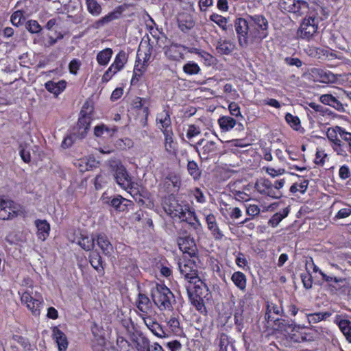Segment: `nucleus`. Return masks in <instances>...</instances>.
I'll use <instances>...</instances> for the list:
<instances>
[{
  "label": "nucleus",
  "instance_id": "1",
  "mask_svg": "<svg viewBox=\"0 0 351 351\" xmlns=\"http://www.w3.org/2000/svg\"><path fill=\"white\" fill-rule=\"evenodd\" d=\"M165 204V210L168 215L182 219L195 230L201 226L195 212L190 210L187 205L182 206L174 196L170 195Z\"/></svg>",
  "mask_w": 351,
  "mask_h": 351
},
{
  "label": "nucleus",
  "instance_id": "2",
  "mask_svg": "<svg viewBox=\"0 0 351 351\" xmlns=\"http://www.w3.org/2000/svg\"><path fill=\"white\" fill-rule=\"evenodd\" d=\"M108 164L117 184L125 191L132 189L134 184L132 178L121 161L117 158H111Z\"/></svg>",
  "mask_w": 351,
  "mask_h": 351
},
{
  "label": "nucleus",
  "instance_id": "3",
  "mask_svg": "<svg viewBox=\"0 0 351 351\" xmlns=\"http://www.w3.org/2000/svg\"><path fill=\"white\" fill-rule=\"evenodd\" d=\"M93 111V107L88 102H85L81 109L77 125L73 128L72 132L78 139H82L86 136L92 120Z\"/></svg>",
  "mask_w": 351,
  "mask_h": 351
},
{
  "label": "nucleus",
  "instance_id": "4",
  "mask_svg": "<svg viewBox=\"0 0 351 351\" xmlns=\"http://www.w3.org/2000/svg\"><path fill=\"white\" fill-rule=\"evenodd\" d=\"M151 297L154 304L160 309L172 308L171 301L174 300V295L165 285L156 284L152 289Z\"/></svg>",
  "mask_w": 351,
  "mask_h": 351
},
{
  "label": "nucleus",
  "instance_id": "5",
  "mask_svg": "<svg viewBox=\"0 0 351 351\" xmlns=\"http://www.w3.org/2000/svg\"><path fill=\"white\" fill-rule=\"evenodd\" d=\"M251 42H261L268 36V21L263 15L250 16Z\"/></svg>",
  "mask_w": 351,
  "mask_h": 351
},
{
  "label": "nucleus",
  "instance_id": "6",
  "mask_svg": "<svg viewBox=\"0 0 351 351\" xmlns=\"http://www.w3.org/2000/svg\"><path fill=\"white\" fill-rule=\"evenodd\" d=\"M250 22L243 18H237L234 27L237 34L238 43L241 47L247 48L251 42Z\"/></svg>",
  "mask_w": 351,
  "mask_h": 351
},
{
  "label": "nucleus",
  "instance_id": "7",
  "mask_svg": "<svg viewBox=\"0 0 351 351\" xmlns=\"http://www.w3.org/2000/svg\"><path fill=\"white\" fill-rule=\"evenodd\" d=\"M202 161H206L216 155L217 147L213 141H206L202 138L193 145Z\"/></svg>",
  "mask_w": 351,
  "mask_h": 351
},
{
  "label": "nucleus",
  "instance_id": "8",
  "mask_svg": "<svg viewBox=\"0 0 351 351\" xmlns=\"http://www.w3.org/2000/svg\"><path fill=\"white\" fill-rule=\"evenodd\" d=\"M132 328L129 327L127 328L128 335L130 341L134 343L137 351H148L150 341L142 331L136 329L132 323Z\"/></svg>",
  "mask_w": 351,
  "mask_h": 351
},
{
  "label": "nucleus",
  "instance_id": "9",
  "mask_svg": "<svg viewBox=\"0 0 351 351\" xmlns=\"http://www.w3.org/2000/svg\"><path fill=\"white\" fill-rule=\"evenodd\" d=\"M317 28L315 18L309 16L302 21L297 34L300 38L309 40L316 33Z\"/></svg>",
  "mask_w": 351,
  "mask_h": 351
},
{
  "label": "nucleus",
  "instance_id": "10",
  "mask_svg": "<svg viewBox=\"0 0 351 351\" xmlns=\"http://www.w3.org/2000/svg\"><path fill=\"white\" fill-rule=\"evenodd\" d=\"M106 203L119 213L128 211L134 206L132 201L124 198L120 195L106 197Z\"/></svg>",
  "mask_w": 351,
  "mask_h": 351
},
{
  "label": "nucleus",
  "instance_id": "11",
  "mask_svg": "<svg viewBox=\"0 0 351 351\" xmlns=\"http://www.w3.org/2000/svg\"><path fill=\"white\" fill-rule=\"evenodd\" d=\"M177 243L180 250L187 254L189 257H195L197 254V248L195 240L190 236L180 237L177 239Z\"/></svg>",
  "mask_w": 351,
  "mask_h": 351
},
{
  "label": "nucleus",
  "instance_id": "12",
  "mask_svg": "<svg viewBox=\"0 0 351 351\" xmlns=\"http://www.w3.org/2000/svg\"><path fill=\"white\" fill-rule=\"evenodd\" d=\"M21 300L23 304H26L27 308L29 309L34 315H40V308L43 304L42 300L33 298L28 291H25L22 294Z\"/></svg>",
  "mask_w": 351,
  "mask_h": 351
},
{
  "label": "nucleus",
  "instance_id": "13",
  "mask_svg": "<svg viewBox=\"0 0 351 351\" xmlns=\"http://www.w3.org/2000/svg\"><path fill=\"white\" fill-rule=\"evenodd\" d=\"M13 204L11 200L0 199V219L9 220L17 215Z\"/></svg>",
  "mask_w": 351,
  "mask_h": 351
},
{
  "label": "nucleus",
  "instance_id": "14",
  "mask_svg": "<svg viewBox=\"0 0 351 351\" xmlns=\"http://www.w3.org/2000/svg\"><path fill=\"white\" fill-rule=\"evenodd\" d=\"M178 24L180 29L184 33L191 30L195 25L193 16L190 14L183 12L178 15Z\"/></svg>",
  "mask_w": 351,
  "mask_h": 351
},
{
  "label": "nucleus",
  "instance_id": "15",
  "mask_svg": "<svg viewBox=\"0 0 351 351\" xmlns=\"http://www.w3.org/2000/svg\"><path fill=\"white\" fill-rule=\"evenodd\" d=\"M76 236L73 242L77 243L82 249L86 251L92 250L95 246V238L89 237L87 235L82 234L80 231L75 233Z\"/></svg>",
  "mask_w": 351,
  "mask_h": 351
},
{
  "label": "nucleus",
  "instance_id": "16",
  "mask_svg": "<svg viewBox=\"0 0 351 351\" xmlns=\"http://www.w3.org/2000/svg\"><path fill=\"white\" fill-rule=\"evenodd\" d=\"M52 332L53 338L58 345V350L66 351L69 345L66 335L57 326L53 328Z\"/></svg>",
  "mask_w": 351,
  "mask_h": 351
},
{
  "label": "nucleus",
  "instance_id": "17",
  "mask_svg": "<svg viewBox=\"0 0 351 351\" xmlns=\"http://www.w3.org/2000/svg\"><path fill=\"white\" fill-rule=\"evenodd\" d=\"M95 241H97V244L101 250L102 252L105 255H110L112 250V245L110 243L108 237L104 234L100 233L96 236Z\"/></svg>",
  "mask_w": 351,
  "mask_h": 351
},
{
  "label": "nucleus",
  "instance_id": "18",
  "mask_svg": "<svg viewBox=\"0 0 351 351\" xmlns=\"http://www.w3.org/2000/svg\"><path fill=\"white\" fill-rule=\"evenodd\" d=\"M121 14V7L118 8V10L108 13L105 16L95 21L93 25L95 29H99L106 24L112 21L114 19L119 18V15Z\"/></svg>",
  "mask_w": 351,
  "mask_h": 351
},
{
  "label": "nucleus",
  "instance_id": "19",
  "mask_svg": "<svg viewBox=\"0 0 351 351\" xmlns=\"http://www.w3.org/2000/svg\"><path fill=\"white\" fill-rule=\"evenodd\" d=\"M38 238L44 241L49 234L50 226L46 220L38 219L35 221Z\"/></svg>",
  "mask_w": 351,
  "mask_h": 351
},
{
  "label": "nucleus",
  "instance_id": "20",
  "mask_svg": "<svg viewBox=\"0 0 351 351\" xmlns=\"http://www.w3.org/2000/svg\"><path fill=\"white\" fill-rule=\"evenodd\" d=\"M234 47V45L227 40L219 39L216 45V50L222 55H229L232 53Z\"/></svg>",
  "mask_w": 351,
  "mask_h": 351
},
{
  "label": "nucleus",
  "instance_id": "21",
  "mask_svg": "<svg viewBox=\"0 0 351 351\" xmlns=\"http://www.w3.org/2000/svg\"><path fill=\"white\" fill-rule=\"evenodd\" d=\"M335 322L338 325L346 339L351 343V322L347 319H340L337 316Z\"/></svg>",
  "mask_w": 351,
  "mask_h": 351
},
{
  "label": "nucleus",
  "instance_id": "22",
  "mask_svg": "<svg viewBox=\"0 0 351 351\" xmlns=\"http://www.w3.org/2000/svg\"><path fill=\"white\" fill-rule=\"evenodd\" d=\"M140 51V49L138 50L137 57L140 56L138 52ZM141 60L139 58H137L136 62H138V64H136L134 68V72H133V76L131 80V84L135 85L136 84L141 77L143 75L144 72L145 71V66L144 64H140Z\"/></svg>",
  "mask_w": 351,
  "mask_h": 351
},
{
  "label": "nucleus",
  "instance_id": "23",
  "mask_svg": "<svg viewBox=\"0 0 351 351\" xmlns=\"http://www.w3.org/2000/svg\"><path fill=\"white\" fill-rule=\"evenodd\" d=\"M66 86V83L64 80L59 81L58 83H55L52 81H49L45 83V88L56 96L65 89Z\"/></svg>",
  "mask_w": 351,
  "mask_h": 351
},
{
  "label": "nucleus",
  "instance_id": "24",
  "mask_svg": "<svg viewBox=\"0 0 351 351\" xmlns=\"http://www.w3.org/2000/svg\"><path fill=\"white\" fill-rule=\"evenodd\" d=\"M179 269L181 274L190 282H193V280L197 278V270L193 269L189 264L182 265V263H179Z\"/></svg>",
  "mask_w": 351,
  "mask_h": 351
},
{
  "label": "nucleus",
  "instance_id": "25",
  "mask_svg": "<svg viewBox=\"0 0 351 351\" xmlns=\"http://www.w3.org/2000/svg\"><path fill=\"white\" fill-rule=\"evenodd\" d=\"M138 309L143 313H148L151 309L152 303L149 298L145 294L139 293L136 302Z\"/></svg>",
  "mask_w": 351,
  "mask_h": 351
},
{
  "label": "nucleus",
  "instance_id": "26",
  "mask_svg": "<svg viewBox=\"0 0 351 351\" xmlns=\"http://www.w3.org/2000/svg\"><path fill=\"white\" fill-rule=\"evenodd\" d=\"M232 281L234 282L235 286L239 288L241 291H245L246 288V276L241 271L234 272L231 277Z\"/></svg>",
  "mask_w": 351,
  "mask_h": 351
},
{
  "label": "nucleus",
  "instance_id": "27",
  "mask_svg": "<svg viewBox=\"0 0 351 351\" xmlns=\"http://www.w3.org/2000/svg\"><path fill=\"white\" fill-rule=\"evenodd\" d=\"M187 171L195 181L199 180L202 176V170L197 163L194 160H188Z\"/></svg>",
  "mask_w": 351,
  "mask_h": 351
},
{
  "label": "nucleus",
  "instance_id": "28",
  "mask_svg": "<svg viewBox=\"0 0 351 351\" xmlns=\"http://www.w3.org/2000/svg\"><path fill=\"white\" fill-rule=\"evenodd\" d=\"M218 123L223 131L227 132L236 125L237 121L231 117L223 116L218 119Z\"/></svg>",
  "mask_w": 351,
  "mask_h": 351
},
{
  "label": "nucleus",
  "instance_id": "29",
  "mask_svg": "<svg viewBox=\"0 0 351 351\" xmlns=\"http://www.w3.org/2000/svg\"><path fill=\"white\" fill-rule=\"evenodd\" d=\"M165 137V150L170 153L174 149V141H173V132L172 128L169 130H165L162 132Z\"/></svg>",
  "mask_w": 351,
  "mask_h": 351
},
{
  "label": "nucleus",
  "instance_id": "30",
  "mask_svg": "<svg viewBox=\"0 0 351 351\" xmlns=\"http://www.w3.org/2000/svg\"><path fill=\"white\" fill-rule=\"evenodd\" d=\"M339 126H335L334 128H330L328 129L326 136L330 141L332 142L334 145L339 148L341 147V141L338 138L339 131L338 129Z\"/></svg>",
  "mask_w": 351,
  "mask_h": 351
},
{
  "label": "nucleus",
  "instance_id": "31",
  "mask_svg": "<svg viewBox=\"0 0 351 351\" xmlns=\"http://www.w3.org/2000/svg\"><path fill=\"white\" fill-rule=\"evenodd\" d=\"M89 258L90 265L95 270L97 271H101L103 270V267L101 265L102 259L97 252H92L89 256Z\"/></svg>",
  "mask_w": 351,
  "mask_h": 351
},
{
  "label": "nucleus",
  "instance_id": "32",
  "mask_svg": "<svg viewBox=\"0 0 351 351\" xmlns=\"http://www.w3.org/2000/svg\"><path fill=\"white\" fill-rule=\"evenodd\" d=\"M210 20L218 25L224 31H227L229 27L232 30V25H227L228 19L226 17L217 14H213L210 16Z\"/></svg>",
  "mask_w": 351,
  "mask_h": 351
},
{
  "label": "nucleus",
  "instance_id": "33",
  "mask_svg": "<svg viewBox=\"0 0 351 351\" xmlns=\"http://www.w3.org/2000/svg\"><path fill=\"white\" fill-rule=\"evenodd\" d=\"M112 55V50L110 48H106L98 53L97 56V60L101 65H106L108 63Z\"/></svg>",
  "mask_w": 351,
  "mask_h": 351
},
{
  "label": "nucleus",
  "instance_id": "34",
  "mask_svg": "<svg viewBox=\"0 0 351 351\" xmlns=\"http://www.w3.org/2000/svg\"><path fill=\"white\" fill-rule=\"evenodd\" d=\"M128 61V56L126 53L123 51H119V53L116 56L115 60L114 62L112 64L114 67L117 69V71H119L121 70L125 64Z\"/></svg>",
  "mask_w": 351,
  "mask_h": 351
},
{
  "label": "nucleus",
  "instance_id": "35",
  "mask_svg": "<svg viewBox=\"0 0 351 351\" xmlns=\"http://www.w3.org/2000/svg\"><path fill=\"white\" fill-rule=\"evenodd\" d=\"M88 11L93 16H99L101 13V6L97 0H86Z\"/></svg>",
  "mask_w": 351,
  "mask_h": 351
},
{
  "label": "nucleus",
  "instance_id": "36",
  "mask_svg": "<svg viewBox=\"0 0 351 351\" xmlns=\"http://www.w3.org/2000/svg\"><path fill=\"white\" fill-rule=\"evenodd\" d=\"M29 149L30 145L26 143H21L19 146L20 156L25 162H29L31 160Z\"/></svg>",
  "mask_w": 351,
  "mask_h": 351
},
{
  "label": "nucleus",
  "instance_id": "37",
  "mask_svg": "<svg viewBox=\"0 0 351 351\" xmlns=\"http://www.w3.org/2000/svg\"><path fill=\"white\" fill-rule=\"evenodd\" d=\"M198 289L195 287V296H194L189 290H187L189 298L191 303L196 306L197 310H200L204 305V300L198 293Z\"/></svg>",
  "mask_w": 351,
  "mask_h": 351
},
{
  "label": "nucleus",
  "instance_id": "38",
  "mask_svg": "<svg viewBox=\"0 0 351 351\" xmlns=\"http://www.w3.org/2000/svg\"><path fill=\"white\" fill-rule=\"evenodd\" d=\"M159 116L161 117L160 119L158 117L157 118V120H159V123L161 125V128L160 129L161 130L162 132L165 130H169L171 128V121L170 118L169 112L167 111H165V115L163 116L162 114Z\"/></svg>",
  "mask_w": 351,
  "mask_h": 351
},
{
  "label": "nucleus",
  "instance_id": "39",
  "mask_svg": "<svg viewBox=\"0 0 351 351\" xmlns=\"http://www.w3.org/2000/svg\"><path fill=\"white\" fill-rule=\"evenodd\" d=\"M25 17L21 10L14 12L10 18V21L13 25L19 27L25 23Z\"/></svg>",
  "mask_w": 351,
  "mask_h": 351
},
{
  "label": "nucleus",
  "instance_id": "40",
  "mask_svg": "<svg viewBox=\"0 0 351 351\" xmlns=\"http://www.w3.org/2000/svg\"><path fill=\"white\" fill-rule=\"evenodd\" d=\"M201 69L197 63L189 62L183 66V71L188 75H196Z\"/></svg>",
  "mask_w": 351,
  "mask_h": 351
},
{
  "label": "nucleus",
  "instance_id": "41",
  "mask_svg": "<svg viewBox=\"0 0 351 351\" xmlns=\"http://www.w3.org/2000/svg\"><path fill=\"white\" fill-rule=\"evenodd\" d=\"M331 315L329 312L316 313L308 315V320L309 323H317L322 320L326 319Z\"/></svg>",
  "mask_w": 351,
  "mask_h": 351
},
{
  "label": "nucleus",
  "instance_id": "42",
  "mask_svg": "<svg viewBox=\"0 0 351 351\" xmlns=\"http://www.w3.org/2000/svg\"><path fill=\"white\" fill-rule=\"evenodd\" d=\"M295 14H304L309 9V4L306 0H295Z\"/></svg>",
  "mask_w": 351,
  "mask_h": 351
},
{
  "label": "nucleus",
  "instance_id": "43",
  "mask_svg": "<svg viewBox=\"0 0 351 351\" xmlns=\"http://www.w3.org/2000/svg\"><path fill=\"white\" fill-rule=\"evenodd\" d=\"M319 274L322 276L323 280H325L326 282H330L333 281L337 285H339L338 287L332 286V287H334L336 289H340V287H341L339 285L340 283H343V282H346V278L329 276L326 275L325 273H324L322 271H319Z\"/></svg>",
  "mask_w": 351,
  "mask_h": 351
},
{
  "label": "nucleus",
  "instance_id": "44",
  "mask_svg": "<svg viewBox=\"0 0 351 351\" xmlns=\"http://www.w3.org/2000/svg\"><path fill=\"white\" fill-rule=\"evenodd\" d=\"M279 5L285 11L293 13L295 12V0H281Z\"/></svg>",
  "mask_w": 351,
  "mask_h": 351
},
{
  "label": "nucleus",
  "instance_id": "45",
  "mask_svg": "<svg viewBox=\"0 0 351 351\" xmlns=\"http://www.w3.org/2000/svg\"><path fill=\"white\" fill-rule=\"evenodd\" d=\"M271 182L268 179H263L255 184L256 189L262 195H265L270 187Z\"/></svg>",
  "mask_w": 351,
  "mask_h": 351
},
{
  "label": "nucleus",
  "instance_id": "46",
  "mask_svg": "<svg viewBox=\"0 0 351 351\" xmlns=\"http://www.w3.org/2000/svg\"><path fill=\"white\" fill-rule=\"evenodd\" d=\"M285 120L293 129L295 130H298L300 125V120L297 116H293L291 113H287Z\"/></svg>",
  "mask_w": 351,
  "mask_h": 351
},
{
  "label": "nucleus",
  "instance_id": "47",
  "mask_svg": "<svg viewBox=\"0 0 351 351\" xmlns=\"http://www.w3.org/2000/svg\"><path fill=\"white\" fill-rule=\"evenodd\" d=\"M26 29L32 34L39 33L42 30V27L36 20H29L25 23Z\"/></svg>",
  "mask_w": 351,
  "mask_h": 351
},
{
  "label": "nucleus",
  "instance_id": "48",
  "mask_svg": "<svg viewBox=\"0 0 351 351\" xmlns=\"http://www.w3.org/2000/svg\"><path fill=\"white\" fill-rule=\"evenodd\" d=\"M274 326L276 327V329L279 330H287L288 328H292L293 324H290L288 323V322L285 319L276 318L274 320Z\"/></svg>",
  "mask_w": 351,
  "mask_h": 351
},
{
  "label": "nucleus",
  "instance_id": "49",
  "mask_svg": "<svg viewBox=\"0 0 351 351\" xmlns=\"http://www.w3.org/2000/svg\"><path fill=\"white\" fill-rule=\"evenodd\" d=\"M300 278L304 288L306 289H310L313 285V278L311 274L308 271L302 273L300 274Z\"/></svg>",
  "mask_w": 351,
  "mask_h": 351
},
{
  "label": "nucleus",
  "instance_id": "50",
  "mask_svg": "<svg viewBox=\"0 0 351 351\" xmlns=\"http://www.w3.org/2000/svg\"><path fill=\"white\" fill-rule=\"evenodd\" d=\"M150 330L158 337L163 338L167 337L165 330L158 322H156L153 327L150 328Z\"/></svg>",
  "mask_w": 351,
  "mask_h": 351
},
{
  "label": "nucleus",
  "instance_id": "51",
  "mask_svg": "<svg viewBox=\"0 0 351 351\" xmlns=\"http://www.w3.org/2000/svg\"><path fill=\"white\" fill-rule=\"evenodd\" d=\"M351 215V207L349 206L346 208L340 209L337 215L334 217L333 220L344 219Z\"/></svg>",
  "mask_w": 351,
  "mask_h": 351
},
{
  "label": "nucleus",
  "instance_id": "52",
  "mask_svg": "<svg viewBox=\"0 0 351 351\" xmlns=\"http://www.w3.org/2000/svg\"><path fill=\"white\" fill-rule=\"evenodd\" d=\"M308 106L313 109L315 112H319L322 114H332V112L326 108H324V106L317 104L315 102H310L308 103Z\"/></svg>",
  "mask_w": 351,
  "mask_h": 351
},
{
  "label": "nucleus",
  "instance_id": "53",
  "mask_svg": "<svg viewBox=\"0 0 351 351\" xmlns=\"http://www.w3.org/2000/svg\"><path fill=\"white\" fill-rule=\"evenodd\" d=\"M336 97L331 94H324L320 96L319 101L324 105L332 106Z\"/></svg>",
  "mask_w": 351,
  "mask_h": 351
},
{
  "label": "nucleus",
  "instance_id": "54",
  "mask_svg": "<svg viewBox=\"0 0 351 351\" xmlns=\"http://www.w3.org/2000/svg\"><path fill=\"white\" fill-rule=\"evenodd\" d=\"M200 134V129L199 127L195 125H189V128L186 132V137L189 139H191L195 136H197Z\"/></svg>",
  "mask_w": 351,
  "mask_h": 351
},
{
  "label": "nucleus",
  "instance_id": "55",
  "mask_svg": "<svg viewBox=\"0 0 351 351\" xmlns=\"http://www.w3.org/2000/svg\"><path fill=\"white\" fill-rule=\"evenodd\" d=\"M265 195L274 199H280L282 196V193L280 191L275 189L272 183H271L269 189Z\"/></svg>",
  "mask_w": 351,
  "mask_h": 351
},
{
  "label": "nucleus",
  "instance_id": "56",
  "mask_svg": "<svg viewBox=\"0 0 351 351\" xmlns=\"http://www.w3.org/2000/svg\"><path fill=\"white\" fill-rule=\"evenodd\" d=\"M104 132H107L108 134L110 132V128H108L104 124L99 125L95 127L94 134L97 137L102 136Z\"/></svg>",
  "mask_w": 351,
  "mask_h": 351
},
{
  "label": "nucleus",
  "instance_id": "57",
  "mask_svg": "<svg viewBox=\"0 0 351 351\" xmlns=\"http://www.w3.org/2000/svg\"><path fill=\"white\" fill-rule=\"evenodd\" d=\"M199 56L204 60V63L206 65L210 66L214 63V60H215L214 57L205 51L202 50L201 51L200 54H199Z\"/></svg>",
  "mask_w": 351,
  "mask_h": 351
},
{
  "label": "nucleus",
  "instance_id": "58",
  "mask_svg": "<svg viewBox=\"0 0 351 351\" xmlns=\"http://www.w3.org/2000/svg\"><path fill=\"white\" fill-rule=\"evenodd\" d=\"M77 139L78 138H76V136H74L73 133H71L69 136H67L64 138L62 143V147L63 148H69L74 143Z\"/></svg>",
  "mask_w": 351,
  "mask_h": 351
},
{
  "label": "nucleus",
  "instance_id": "59",
  "mask_svg": "<svg viewBox=\"0 0 351 351\" xmlns=\"http://www.w3.org/2000/svg\"><path fill=\"white\" fill-rule=\"evenodd\" d=\"M117 72L118 71H117V69L114 67L112 64H111L110 66L104 74L102 77V81L108 82L112 77V75L117 73Z\"/></svg>",
  "mask_w": 351,
  "mask_h": 351
},
{
  "label": "nucleus",
  "instance_id": "60",
  "mask_svg": "<svg viewBox=\"0 0 351 351\" xmlns=\"http://www.w3.org/2000/svg\"><path fill=\"white\" fill-rule=\"evenodd\" d=\"M285 62L289 66H295L298 68L302 65V62L298 58L287 57L285 59Z\"/></svg>",
  "mask_w": 351,
  "mask_h": 351
},
{
  "label": "nucleus",
  "instance_id": "61",
  "mask_svg": "<svg viewBox=\"0 0 351 351\" xmlns=\"http://www.w3.org/2000/svg\"><path fill=\"white\" fill-rule=\"evenodd\" d=\"M246 213L248 215L252 217L257 216L260 213V208L257 205L250 204L246 209Z\"/></svg>",
  "mask_w": 351,
  "mask_h": 351
},
{
  "label": "nucleus",
  "instance_id": "62",
  "mask_svg": "<svg viewBox=\"0 0 351 351\" xmlns=\"http://www.w3.org/2000/svg\"><path fill=\"white\" fill-rule=\"evenodd\" d=\"M339 175L342 180L350 178L351 173L349 167L347 165L341 166L339 171Z\"/></svg>",
  "mask_w": 351,
  "mask_h": 351
},
{
  "label": "nucleus",
  "instance_id": "63",
  "mask_svg": "<svg viewBox=\"0 0 351 351\" xmlns=\"http://www.w3.org/2000/svg\"><path fill=\"white\" fill-rule=\"evenodd\" d=\"M229 110L232 116L236 117L240 116L242 117L240 112V108L239 105L235 102H232L229 105Z\"/></svg>",
  "mask_w": 351,
  "mask_h": 351
},
{
  "label": "nucleus",
  "instance_id": "64",
  "mask_svg": "<svg viewBox=\"0 0 351 351\" xmlns=\"http://www.w3.org/2000/svg\"><path fill=\"white\" fill-rule=\"evenodd\" d=\"M167 347L171 351H178L182 348V344L178 340H173L167 343Z\"/></svg>",
  "mask_w": 351,
  "mask_h": 351
}]
</instances>
